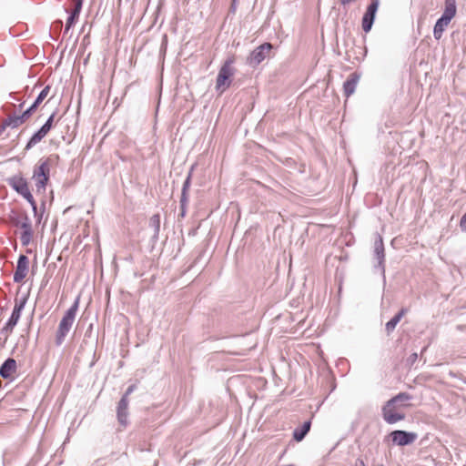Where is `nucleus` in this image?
<instances>
[{
	"label": "nucleus",
	"mask_w": 466,
	"mask_h": 466,
	"mask_svg": "<svg viewBox=\"0 0 466 466\" xmlns=\"http://www.w3.org/2000/svg\"><path fill=\"white\" fill-rule=\"evenodd\" d=\"M412 399L413 397L407 392H400L390 399L381 409L383 420L388 424H395L403 420L406 416L401 410L410 407V401Z\"/></svg>",
	"instance_id": "obj_1"
},
{
	"label": "nucleus",
	"mask_w": 466,
	"mask_h": 466,
	"mask_svg": "<svg viewBox=\"0 0 466 466\" xmlns=\"http://www.w3.org/2000/svg\"><path fill=\"white\" fill-rule=\"evenodd\" d=\"M79 298H76L73 305L66 311L65 315L60 320L56 335V345H61L64 342L66 336L70 331L76 319Z\"/></svg>",
	"instance_id": "obj_2"
},
{
	"label": "nucleus",
	"mask_w": 466,
	"mask_h": 466,
	"mask_svg": "<svg viewBox=\"0 0 466 466\" xmlns=\"http://www.w3.org/2000/svg\"><path fill=\"white\" fill-rule=\"evenodd\" d=\"M50 165L48 160H40L39 165L35 168L33 179L35 180L37 192H44L49 180Z\"/></svg>",
	"instance_id": "obj_3"
},
{
	"label": "nucleus",
	"mask_w": 466,
	"mask_h": 466,
	"mask_svg": "<svg viewBox=\"0 0 466 466\" xmlns=\"http://www.w3.org/2000/svg\"><path fill=\"white\" fill-rule=\"evenodd\" d=\"M27 299H28L27 296H24L20 299H15V307H14L13 312L11 314V317L5 323V327L1 329L2 333H6L5 339H7V336L10 333H12L14 328L16 326V324L21 317V312L24 309V308L27 302Z\"/></svg>",
	"instance_id": "obj_4"
},
{
	"label": "nucleus",
	"mask_w": 466,
	"mask_h": 466,
	"mask_svg": "<svg viewBox=\"0 0 466 466\" xmlns=\"http://www.w3.org/2000/svg\"><path fill=\"white\" fill-rule=\"evenodd\" d=\"M233 64L232 59H228L224 65L220 67L216 82V89L221 93L229 87L231 84V76L234 75V69L231 65Z\"/></svg>",
	"instance_id": "obj_5"
},
{
	"label": "nucleus",
	"mask_w": 466,
	"mask_h": 466,
	"mask_svg": "<svg viewBox=\"0 0 466 466\" xmlns=\"http://www.w3.org/2000/svg\"><path fill=\"white\" fill-rule=\"evenodd\" d=\"M272 49L273 45L270 43H264L258 46L250 53L247 58L248 64L253 67L258 66L262 61L269 56Z\"/></svg>",
	"instance_id": "obj_6"
},
{
	"label": "nucleus",
	"mask_w": 466,
	"mask_h": 466,
	"mask_svg": "<svg viewBox=\"0 0 466 466\" xmlns=\"http://www.w3.org/2000/svg\"><path fill=\"white\" fill-rule=\"evenodd\" d=\"M391 441L394 444L399 446H406L413 443L418 435L415 432H409L405 431L396 430L390 434Z\"/></svg>",
	"instance_id": "obj_7"
},
{
	"label": "nucleus",
	"mask_w": 466,
	"mask_h": 466,
	"mask_svg": "<svg viewBox=\"0 0 466 466\" xmlns=\"http://www.w3.org/2000/svg\"><path fill=\"white\" fill-rule=\"evenodd\" d=\"M379 5H380L379 0H371L370 4L367 7V10L362 17V25H361L362 29L365 33L370 32L373 25Z\"/></svg>",
	"instance_id": "obj_8"
},
{
	"label": "nucleus",
	"mask_w": 466,
	"mask_h": 466,
	"mask_svg": "<svg viewBox=\"0 0 466 466\" xmlns=\"http://www.w3.org/2000/svg\"><path fill=\"white\" fill-rule=\"evenodd\" d=\"M374 257L378 260V268L381 273H385V249L383 239L380 235L377 234L374 241Z\"/></svg>",
	"instance_id": "obj_9"
},
{
	"label": "nucleus",
	"mask_w": 466,
	"mask_h": 466,
	"mask_svg": "<svg viewBox=\"0 0 466 466\" xmlns=\"http://www.w3.org/2000/svg\"><path fill=\"white\" fill-rule=\"evenodd\" d=\"M28 258L25 255H20L17 260L16 268L14 274V281L20 283L27 275L28 271Z\"/></svg>",
	"instance_id": "obj_10"
},
{
	"label": "nucleus",
	"mask_w": 466,
	"mask_h": 466,
	"mask_svg": "<svg viewBox=\"0 0 466 466\" xmlns=\"http://www.w3.org/2000/svg\"><path fill=\"white\" fill-rule=\"evenodd\" d=\"M128 409V399H126V397H122L118 402L117 409H116V414H117V420L120 424L123 426H127V412Z\"/></svg>",
	"instance_id": "obj_11"
},
{
	"label": "nucleus",
	"mask_w": 466,
	"mask_h": 466,
	"mask_svg": "<svg viewBox=\"0 0 466 466\" xmlns=\"http://www.w3.org/2000/svg\"><path fill=\"white\" fill-rule=\"evenodd\" d=\"M360 76L357 73H352L349 76L343 84V92L346 97L350 96L356 90Z\"/></svg>",
	"instance_id": "obj_12"
},
{
	"label": "nucleus",
	"mask_w": 466,
	"mask_h": 466,
	"mask_svg": "<svg viewBox=\"0 0 466 466\" xmlns=\"http://www.w3.org/2000/svg\"><path fill=\"white\" fill-rule=\"evenodd\" d=\"M16 371V361L8 358L0 367V376L4 379L10 378Z\"/></svg>",
	"instance_id": "obj_13"
},
{
	"label": "nucleus",
	"mask_w": 466,
	"mask_h": 466,
	"mask_svg": "<svg viewBox=\"0 0 466 466\" xmlns=\"http://www.w3.org/2000/svg\"><path fill=\"white\" fill-rule=\"evenodd\" d=\"M7 183L17 193H20L28 186L27 181L21 176H13L9 177L7 179Z\"/></svg>",
	"instance_id": "obj_14"
},
{
	"label": "nucleus",
	"mask_w": 466,
	"mask_h": 466,
	"mask_svg": "<svg viewBox=\"0 0 466 466\" xmlns=\"http://www.w3.org/2000/svg\"><path fill=\"white\" fill-rule=\"evenodd\" d=\"M408 312V309L402 308L390 320H389L385 325V329L388 335H390L396 328L397 324L400 321V319L405 316Z\"/></svg>",
	"instance_id": "obj_15"
},
{
	"label": "nucleus",
	"mask_w": 466,
	"mask_h": 466,
	"mask_svg": "<svg viewBox=\"0 0 466 466\" xmlns=\"http://www.w3.org/2000/svg\"><path fill=\"white\" fill-rule=\"evenodd\" d=\"M451 23L450 20L446 19V17L441 16L433 28V35L436 40H440L442 36V33L444 32L445 28L449 25Z\"/></svg>",
	"instance_id": "obj_16"
},
{
	"label": "nucleus",
	"mask_w": 466,
	"mask_h": 466,
	"mask_svg": "<svg viewBox=\"0 0 466 466\" xmlns=\"http://www.w3.org/2000/svg\"><path fill=\"white\" fill-rule=\"evenodd\" d=\"M48 131L46 128L41 127L29 139L25 146V149H30L35 147L37 143H39L46 135Z\"/></svg>",
	"instance_id": "obj_17"
},
{
	"label": "nucleus",
	"mask_w": 466,
	"mask_h": 466,
	"mask_svg": "<svg viewBox=\"0 0 466 466\" xmlns=\"http://www.w3.org/2000/svg\"><path fill=\"white\" fill-rule=\"evenodd\" d=\"M22 124L24 123L20 116L10 115L3 121L1 128L3 130L5 129L6 127L16 128Z\"/></svg>",
	"instance_id": "obj_18"
},
{
	"label": "nucleus",
	"mask_w": 466,
	"mask_h": 466,
	"mask_svg": "<svg viewBox=\"0 0 466 466\" xmlns=\"http://www.w3.org/2000/svg\"><path fill=\"white\" fill-rule=\"evenodd\" d=\"M310 420L305 421L301 427L296 428L293 431V438L296 441H301L310 430Z\"/></svg>",
	"instance_id": "obj_19"
},
{
	"label": "nucleus",
	"mask_w": 466,
	"mask_h": 466,
	"mask_svg": "<svg viewBox=\"0 0 466 466\" xmlns=\"http://www.w3.org/2000/svg\"><path fill=\"white\" fill-rule=\"evenodd\" d=\"M456 0H445V8L441 16L451 21L456 15Z\"/></svg>",
	"instance_id": "obj_20"
},
{
	"label": "nucleus",
	"mask_w": 466,
	"mask_h": 466,
	"mask_svg": "<svg viewBox=\"0 0 466 466\" xmlns=\"http://www.w3.org/2000/svg\"><path fill=\"white\" fill-rule=\"evenodd\" d=\"M149 228L153 230L152 238L157 240L160 231V215L155 214L149 219Z\"/></svg>",
	"instance_id": "obj_21"
},
{
	"label": "nucleus",
	"mask_w": 466,
	"mask_h": 466,
	"mask_svg": "<svg viewBox=\"0 0 466 466\" xmlns=\"http://www.w3.org/2000/svg\"><path fill=\"white\" fill-rule=\"evenodd\" d=\"M12 221L16 227H20L23 229V231L25 230V227H28V228H32L31 220L25 213L18 215L15 218H13Z\"/></svg>",
	"instance_id": "obj_22"
},
{
	"label": "nucleus",
	"mask_w": 466,
	"mask_h": 466,
	"mask_svg": "<svg viewBox=\"0 0 466 466\" xmlns=\"http://www.w3.org/2000/svg\"><path fill=\"white\" fill-rule=\"evenodd\" d=\"M33 238V229L25 227V230L21 232L20 241L23 246H28Z\"/></svg>",
	"instance_id": "obj_23"
},
{
	"label": "nucleus",
	"mask_w": 466,
	"mask_h": 466,
	"mask_svg": "<svg viewBox=\"0 0 466 466\" xmlns=\"http://www.w3.org/2000/svg\"><path fill=\"white\" fill-rule=\"evenodd\" d=\"M190 179H191V176L189 174L187 176V177L186 178V180L184 181V183H183L181 198H180V202L183 204V206H185L187 203V200H188L187 190H188L189 186H190Z\"/></svg>",
	"instance_id": "obj_24"
},
{
	"label": "nucleus",
	"mask_w": 466,
	"mask_h": 466,
	"mask_svg": "<svg viewBox=\"0 0 466 466\" xmlns=\"http://www.w3.org/2000/svg\"><path fill=\"white\" fill-rule=\"evenodd\" d=\"M50 86H45L42 91L38 94L37 97L34 101L35 104H36L38 106L39 105L45 100V98L48 96L50 92Z\"/></svg>",
	"instance_id": "obj_25"
},
{
	"label": "nucleus",
	"mask_w": 466,
	"mask_h": 466,
	"mask_svg": "<svg viewBox=\"0 0 466 466\" xmlns=\"http://www.w3.org/2000/svg\"><path fill=\"white\" fill-rule=\"evenodd\" d=\"M78 18H79V16L70 13V15H69V16H68V18L66 20V23L65 31H64L65 35L68 33V31L70 30V28L73 25H75V24L76 23Z\"/></svg>",
	"instance_id": "obj_26"
},
{
	"label": "nucleus",
	"mask_w": 466,
	"mask_h": 466,
	"mask_svg": "<svg viewBox=\"0 0 466 466\" xmlns=\"http://www.w3.org/2000/svg\"><path fill=\"white\" fill-rule=\"evenodd\" d=\"M73 2L74 8L70 13L79 16L83 5V0H73Z\"/></svg>",
	"instance_id": "obj_27"
},
{
	"label": "nucleus",
	"mask_w": 466,
	"mask_h": 466,
	"mask_svg": "<svg viewBox=\"0 0 466 466\" xmlns=\"http://www.w3.org/2000/svg\"><path fill=\"white\" fill-rule=\"evenodd\" d=\"M55 113H53L46 121V123L42 126L44 128H46V130L49 132L52 128L54 118H55Z\"/></svg>",
	"instance_id": "obj_28"
},
{
	"label": "nucleus",
	"mask_w": 466,
	"mask_h": 466,
	"mask_svg": "<svg viewBox=\"0 0 466 466\" xmlns=\"http://www.w3.org/2000/svg\"><path fill=\"white\" fill-rule=\"evenodd\" d=\"M135 390H136V385H134V384H133V385H130V386L127 389V390H126L125 394H124L122 397H126V399H128V396H129V395H130V394H131Z\"/></svg>",
	"instance_id": "obj_29"
},
{
	"label": "nucleus",
	"mask_w": 466,
	"mask_h": 466,
	"mask_svg": "<svg viewBox=\"0 0 466 466\" xmlns=\"http://www.w3.org/2000/svg\"><path fill=\"white\" fill-rule=\"evenodd\" d=\"M22 118L23 123H25L31 116L32 114L28 111L25 110L21 115H19Z\"/></svg>",
	"instance_id": "obj_30"
},
{
	"label": "nucleus",
	"mask_w": 466,
	"mask_h": 466,
	"mask_svg": "<svg viewBox=\"0 0 466 466\" xmlns=\"http://www.w3.org/2000/svg\"><path fill=\"white\" fill-rule=\"evenodd\" d=\"M460 226L462 229H466V213L461 217Z\"/></svg>",
	"instance_id": "obj_31"
},
{
	"label": "nucleus",
	"mask_w": 466,
	"mask_h": 466,
	"mask_svg": "<svg viewBox=\"0 0 466 466\" xmlns=\"http://www.w3.org/2000/svg\"><path fill=\"white\" fill-rule=\"evenodd\" d=\"M38 106L35 103H33L27 109L26 111H28L29 113H31L32 115L35 113V111L37 109Z\"/></svg>",
	"instance_id": "obj_32"
},
{
	"label": "nucleus",
	"mask_w": 466,
	"mask_h": 466,
	"mask_svg": "<svg viewBox=\"0 0 466 466\" xmlns=\"http://www.w3.org/2000/svg\"><path fill=\"white\" fill-rule=\"evenodd\" d=\"M28 202H29V203H30V205H31V207H32V208H33L34 213H35V214H36V212H37V206H36V203H35V201L34 198L31 199V201H28Z\"/></svg>",
	"instance_id": "obj_33"
},
{
	"label": "nucleus",
	"mask_w": 466,
	"mask_h": 466,
	"mask_svg": "<svg viewBox=\"0 0 466 466\" xmlns=\"http://www.w3.org/2000/svg\"><path fill=\"white\" fill-rule=\"evenodd\" d=\"M186 206H187V204L185 206H183V204L180 202L181 217H184L186 214Z\"/></svg>",
	"instance_id": "obj_34"
},
{
	"label": "nucleus",
	"mask_w": 466,
	"mask_h": 466,
	"mask_svg": "<svg viewBox=\"0 0 466 466\" xmlns=\"http://www.w3.org/2000/svg\"><path fill=\"white\" fill-rule=\"evenodd\" d=\"M30 193V190L28 188V186L26 187H25V189L23 191H21L19 194L23 197H25V195L29 194Z\"/></svg>",
	"instance_id": "obj_35"
},
{
	"label": "nucleus",
	"mask_w": 466,
	"mask_h": 466,
	"mask_svg": "<svg viewBox=\"0 0 466 466\" xmlns=\"http://www.w3.org/2000/svg\"><path fill=\"white\" fill-rule=\"evenodd\" d=\"M27 201H31V199L33 198V195L31 194V192L27 195H25L24 197Z\"/></svg>",
	"instance_id": "obj_36"
},
{
	"label": "nucleus",
	"mask_w": 466,
	"mask_h": 466,
	"mask_svg": "<svg viewBox=\"0 0 466 466\" xmlns=\"http://www.w3.org/2000/svg\"><path fill=\"white\" fill-rule=\"evenodd\" d=\"M417 357H418L417 353H413V354L410 356V359H411V360H412V361H415V360H417Z\"/></svg>",
	"instance_id": "obj_37"
},
{
	"label": "nucleus",
	"mask_w": 466,
	"mask_h": 466,
	"mask_svg": "<svg viewBox=\"0 0 466 466\" xmlns=\"http://www.w3.org/2000/svg\"><path fill=\"white\" fill-rule=\"evenodd\" d=\"M352 1H353V0H341V3H342L343 5H346V4H349V3L352 2Z\"/></svg>",
	"instance_id": "obj_38"
}]
</instances>
